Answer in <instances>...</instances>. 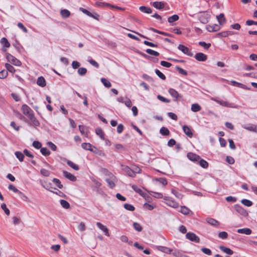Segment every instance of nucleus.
I'll list each match as a JSON object with an SVG mask.
<instances>
[{
    "label": "nucleus",
    "instance_id": "nucleus-2",
    "mask_svg": "<svg viewBox=\"0 0 257 257\" xmlns=\"http://www.w3.org/2000/svg\"><path fill=\"white\" fill-rule=\"evenodd\" d=\"M6 57L8 61L12 64L17 66H20L22 65L21 62L11 54L7 53Z\"/></svg>",
    "mask_w": 257,
    "mask_h": 257
},
{
    "label": "nucleus",
    "instance_id": "nucleus-63",
    "mask_svg": "<svg viewBox=\"0 0 257 257\" xmlns=\"http://www.w3.org/2000/svg\"><path fill=\"white\" fill-rule=\"evenodd\" d=\"M133 226L135 229L138 231H141L143 229L142 227L140 225V224L137 222L134 223Z\"/></svg>",
    "mask_w": 257,
    "mask_h": 257
},
{
    "label": "nucleus",
    "instance_id": "nucleus-51",
    "mask_svg": "<svg viewBox=\"0 0 257 257\" xmlns=\"http://www.w3.org/2000/svg\"><path fill=\"white\" fill-rule=\"evenodd\" d=\"M155 180L159 182L164 186H165L167 184V181L165 178H156Z\"/></svg>",
    "mask_w": 257,
    "mask_h": 257
},
{
    "label": "nucleus",
    "instance_id": "nucleus-53",
    "mask_svg": "<svg viewBox=\"0 0 257 257\" xmlns=\"http://www.w3.org/2000/svg\"><path fill=\"white\" fill-rule=\"evenodd\" d=\"M40 173L43 176L45 177H48L50 175V171L45 169H42L40 170Z\"/></svg>",
    "mask_w": 257,
    "mask_h": 257
},
{
    "label": "nucleus",
    "instance_id": "nucleus-25",
    "mask_svg": "<svg viewBox=\"0 0 257 257\" xmlns=\"http://www.w3.org/2000/svg\"><path fill=\"white\" fill-rule=\"evenodd\" d=\"M209 16L207 14H204L200 16V21L203 24H206L208 22Z\"/></svg>",
    "mask_w": 257,
    "mask_h": 257
},
{
    "label": "nucleus",
    "instance_id": "nucleus-28",
    "mask_svg": "<svg viewBox=\"0 0 257 257\" xmlns=\"http://www.w3.org/2000/svg\"><path fill=\"white\" fill-rule=\"evenodd\" d=\"M160 133L163 136H169L170 135L169 130L166 127H162L160 130Z\"/></svg>",
    "mask_w": 257,
    "mask_h": 257
},
{
    "label": "nucleus",
    "instance_id": "nucleus-32",
    "mask_svg": "<svg viewBox=\"0 0 257 257\" xmlns=\"http://www.w3.org/2000/svg\"><path fill=\"white\" fill-rule=\"evenodd\" d=\"M233 32L231 31H224L221 33H219L217 34L218 36L223 37H226L228 36V35H233Z\"/></svg>",
    "mask_w": 257,
    "mask_h": 257
},
{
    "label": "nucleus",
    "instance_id": "nucleus-40",
    "mask_svg": "<svg viewBox=\"0 0 257 257\" xmlns=\"http://www.w3.org/2000/svg\"><path fill=\"white\" fill-rule=\"evenodd\" d=\"M179 20V16L177 15H174L168 19V21L169 23H171L175 21H176Z\"/></svg>",
    "mask_w": 257,
    "mask_h": 257
},
{
    "label": "nucleus",
    "instance_id": "nucleus-34",
    "mask_svg": "<svg viewBox=\"0 0 257 257\" xmlns=\"http://www.w3.org/2000/svg\"><path fill=\"white\" fill-rule=\"evenodd\" d=\"M243 127L248 131L256 132V126L253 124H249L248 125H243Z\"/></svg>",
    "mask_w": 257,
    "mask_h": 257
},
{
    "label": "nucleus",
    "instance_id": "nucleus-3",
    "mask_svg": "<svg viewBox=\"0 0 257 257\" xmlns=\"http://www.w3.org/2000/svg\"><path fill=\"white\" fill-rule=\"evenodd\" d=\"M156 207V204L149 196H146V209L152 210Z\"/></svg>",
    "mask_w": 257,
    "mask_h": 257
},
{
    "label": "nucleus",
    "instance_id": "nucleus-44",
    "mask_svg": "<svg viewBox=\"0 0 257 257\" xmlns=\"http://www.w3.org/2000/svg\"><path fill=\"white\" fill-rule=\"evenodd\" d=\"M40 152L42 155L45 156H49L50 154V152L46 148H42L40 150Z\"/></svg>",
    "mask_w": 257,
    "mask_h": 257
},
{
    "label": "nucleus",
    "instance_id": "nucleus-12",
    "mask_svg": "<svg viewBox=\"0 0 257 257\" xmlns=\"http://www.w3.org/2000/svg\"><path fill=\"white\" fill-rule=\"evenodd\" d=\"M220 29V27L217 24H214V25H213L212 26L207 25L206 26V29L209 32H210L217 31L219 30Z\"/></svg>",
    "mask_w": 257,
    "mask_h": 257
},
{
    "label": "nucleus",
    "instance_id": "nucleus-64",
    "mask_svg": "<svg viewBox=\"0 0 257 257\" xmlns=\"http://www.w3.org/2000/svg\"><path fill=\"white\" fill-rule=\"evenodd\" d=\"M201 250L204 253L206 254L210 255L212 254L211 250L209 248L203 247L201 248Z\"/></svg>",
    "mask_w": 257,
    "mask_h": 257
},
{
    "label": "nucleus",
    "instance_id": "nucleus-54",
    "mask_svg": "<svg viewBox=\"0 0 257 257\" xmlns=\"http://www.w3.org/2000/svg\"><path fill=\"white\" fill-rule=\"evenodd\" d=\"M156 74L161 79L164 80L166 79V76L163 74L158 69L155 70Z\"/></svg>",
    "mask_w": 257,
    "mask_h": 257
},
{
    "label": "nucleus",
    "instance_id": "nucleus-24",
    "mask_svg": "<svg viewBox=\"0 0 257 257\" xmlns=\"http://www.w3.org/2000/svg\"><path fill=\"white\" fill-rule=\"evenodd\" d=\"M157 248L159 250L168 254L171 253L172 251L170 248L165 246H159Z\"/></svg>",
    "mask_w": 257,
    "mask_h": 257
},
{
    "label": "nucleus",
    "instance_id": "nucleus-42",
    "mask_svg": "<svg viewBox=\"0 0 257 257\" xmlns=\"http://www.w3.org/2000/svg\"><path fill=\"white\" fill-rule=\"evenodd\" d=\"M200 165L203 168H207L208 166V163L203 159L200 158V160L198 161Z\"/></svg>",
    "mask_w": 257,
    "mask_h": 257
},
{
    "label": "nucleus",
    "instance_id": "nucleus-30",
    "mask_svg": "<svg viewBox=\"0 0 257 257\" xmlns=\"http://www.w3.org/2000/svg\"><path fill=\"white\" fill-rule=\"evenodd\" d=\"M124 170L129 176L133 177H135V172L133 169H132L128 167H126L124 168Z\"/></svg>",
    "mask_w": 257,
    "mask_h": 257
},
{
    "label": "nucleus",
    "instance_id": "nucleus-1",
    "mask_svg": "<svg viewBox=\"0 0 257 257\" xmlns=\"http://www.w3.org/2000/svg\"><path fill=\"white\" fill-rule=\"evenodd\" d=\"M211 99L223 106L230 107V108H237V106L236 105H235L233 103H229V102H228L226 101H224V100H218L214 97H211Z\"/></svg>",
    "mask_w": 257,
    "mask_h": 257
},
{
    "label": "nucleus",
    "instance_id": "nucleus-4",
    "mask_svg": "<svg viewBox=\"0 0 257 257\" xmlns=\"http://www.w3.org/2000/svg\"><path fill=\"white\" fill-rule=\"evenodd\" d=\"M22 110L23 113L28 118L32 117V115H34L33 111L27 104H23L22 106Z\"/></svg>",
    "mask_w": 257,
    "mask_h": 257
},
{
    "label": "nucleus",
    "instance_id": "nucleus-47",
    "mask_svg": "<svg viewBox=\"0 0 257 257\" xmlns=\"http://www.w3.org/2000/svg\"><path fill=\"white\" fill-rule=\"evenodd\" d=\"M124 208L126 210H128V211H131L135 210V207L133 205L130 204H127V203L124 204Z\"/></svg>",
    "mask_w": 257,
    "mask_h": 257
},
{
    "label": "nucleus",
    "instance_id": "nucleus-26",
    "mask_svg": "<svg viewBox=\"0 0 257 257\" xmlns=\"http://www.w3.org/2000/svg\"><path fill=\"white\" fill-rule=\"evenodd\" d=\"M191 109L193 112H197L201 109V107L198 103H194L192 104Z\"/></svg>",
    "mask_w": 257,
    "mask_h": 257
},
{
    "label": "nucleus",
    "instance_id": "nucleus-19",
    "mask_svg": "<svg viewBox=\"0 0 257 257\" xmlns=\"http://www.w3.org/2000/svg\"><path fill=\"white\" fill-rule=\"evenodd\" d=\"M237 232L239 233H243L246 235H249L251 233V230L248 228H244L238 229Z\"/></svg>",
    "mask_w": 257,
    "mask_h": 257
},
{
    "label": "nucleus",
    "instance_id": "nucleus-38",
    "mask_svg": "<svg viewBox=\"0 0 257 257\" xmlns=\"http://www.w3.org/2000/svg\"><path fill=\"white\" fill-rule=\"evenodd\" d=\"M95 132H96V134L98 136H99L101 139H102V140L104 139V133L101 128H97L95 130Z\"/></svg>",
    "mask_w": 257,
    "mask_h": 257
},
{
    "label": "nucleus",
    "instance_id": "nucleus-27",
    "mask_svg": "<svg viewBox=\"0 0 257 257\" xmlns=\"http://www.w3.org/2000/svg\"><path fill=\"white\" fill-rule=\"evenodd\" d=\"M67 164L68 166H69L70 167H71L75 170L77 171L79 169V167L77 165L75 164V163H74L73 162L70 160H68L67 161Z\"/></svg>",
    "mask_w": 257,
    "mask_h": 257
},
{
    "label": "nucleus",
    "instance_id": "nucleus-8",
    "mask_svg": "<svg viewBox=\"0 0 257 257\" xmlns=\"http://www.w3.org/2000/svg\"><path fill=\"white\" fill-rule=\"evenodd\" d=\"M178 49L181 51L184 54L187 55L189 56L192 57L193 55V53L190 52L189 49L183 45H179L178 46Z\"/></svg>",
    "mask_w": 257,
    "mask_h": 257
},
{
    "label": "nucleus",
    "instance_id": "nucleus-21",
    "mask_svg": "<svg viewBox=\"0 0 257 257\" xmlns=\"http://www.w3.org/2000/svg\"><path fill=\"white\" fill-rule=\"evenodd\" d=\"M235 209L238 212L240 213L241 215H243L244 216H246L248 214V213L246 211V210H244L242 207H241V206H240L239 205H236L235 206Z\"/></svg>",
    "mask_w": 257,
    "mask_h": 257
},
{
    "label": "nucleus",
    "instance_id": "nucleus-9",
    "mask_svg": "<svg viewBox=\"0 0 257 257\" xmlns=\"http://www.w3.org/2000/svg\"><path fill=\"white\" fill-rule=\"evenodd\" d=\"M187 157L190 160L194 162H198L200 159L199 156L191 152L187 154Z\"/></svg>",
    "mask_w": 257,
    "mask_h": 257
},
{
    "label": "nucleus",
    "instance_id": "nucleus-39",
    "mask_svg": "<svg viewBox=\"0 0 257 257\" xmlns=\"http://www.w3.org/2000/svg\"><path fill=\"white\" fill-rule=\"evenodd\" d=\"M5 67L7 68V70L12 73H14L16 71L14 67L9 63H6L5 64Z\"/></svg>",
    "mask_w": 257,
    "mask_h": 257
},
{
    "label": "nucleus",
    "instance_id": "nucleus-57",
    "mask_svg": "<svg viewBox=\"0 0 257 257\" xmlns=\"http://www.w3.org/2000/svg\"><path fill=\"white\" fill-rule=\"evenodd\" d=\"M176 69L178 70L179 73L184 75H187V72L186 70H184L183 69L181 68V67L179 66H176Z\"/></svg>",
    "mask_w": 257,
    "mask_h": 257
},
{
    "label": "nucleus",
    "instance_id": "nucleus-11",
    "mask_svg": "<svg viewBox=\"0 0 257 257\" xmlns=\"http://www.w3.org/2000/svg\"><path fill=\"white\" fill-rule=\"evenodd\" d=\"M195 59L198 61H205L207 59V56L202 53H197L195 56Z\"/></svg>",
    "mask_w": 257,
    "mask_h": 257
},
{
    "label": "nucleus",
    "instance_id": "nucleus-20",
    "mask_svg": "<svg viewBox=\"0 0 257 257\" xmlns=\"http://www.w3.org/2000/svg\"><path fill=\"white\" fill-rule=\"evenodd\" d=\"M165 3L164 2H155L153 3V6L157 9H162L165 7Z\"/></svg>",
    "mask_w": 257,
    "mask_h": 257
},
{
    "label": "nucleus",
    "instance_id": "nucleus-33",
    "mask_svg": "<svg viewBox=\"0 0 257 257\" xmlns=\"http://www.w3.org/2000/svg\"><path fill=\"white\" fill-rule=\"evenodd\" d=\"M15 154L20 162L23 161L24 155L21 152L17 151L15 153Z\"/></svg>",
    "mask_w": 257,
    "mask_h": 257
},
{
    "label": "nucleus",
    "instance_id": "nucleus-48",
    "mask_svg": "<svg viewBox=\"0 0 257 257\" xmlns=\"http://www.w3.org/2000/svg\"><path fill=\"white\" fill-rule=\"evenodd\" d=\"M241 202L243 205L247 207L251 206L252 204V202L247 199H242Z\"/></svg>",
    "mask_w": 257,
    "mask_h": 257
},
{
    "label": "nucleus",
    "instance_id": "nucleus-6",
    "mask_svg": "<svg viewBox=\"0 0 257 257\" xmlns=\"http://www.w3.org/2000/svg\"><path fill=\"white\" fill-rule=\"evenodd\" d=\"M164 199L166 201V203L169 206L175 208L179 207V204L173 200L171 198L168 196H165L164 197Z\"/></svg>",
    "mask_w": 257,
    "mask_h": 257
},
{
    "label": "nucleus",
    "instance_id": "nucleus-43",
    "mask_svg": "<svg viewBox=\"0 0 257 257\" xmlns=\"http://www.w3.org/2000/svg\"><path fill=\"white\" fill-rule=\"evenodd\" d=\"M180 212L185 215H188L190 213V210L186 206H181Z\"/></svg>",
    "mask_w": 257,
    "mask_h": 257
},
{
    "label": "nucleus",
    "instance_id": "nucleus-58",
    "mask_svg": "<svg viewBox=\"0 0 257 257\" xmlns=\"http://www.w3.org/2000/svg\"><path fill=\"white\" fill-rule=\"evenodd\" d=\"M8 188L13 191V192H15V193H18V194L20 193V192L21 191H20L15 186H14L12 184H10L9 185V187H8Z\"/></svg>",
    "mask_w": 257,
    "mask_h": 257
},
{
    "label": "nucleus",
    "instance_id": "nucleus-15",
    "mask_svg": "<svg viewBox=\"0 0 257 257\" xmlns=\"http://www.w3.org/2000/svg\"><path fill=\"white\" fill-rule=\"evenodd\" d=\"M216 19H217L218 23L220 25H222L226 23V19L224 17L223 14H220L217 16Z\"/></svg>",
    "mask_w": 257,
    "mask_h": 257
},
{
    "label": "nucleus",
    "instance_id": "nucleus-31",
    "mask_svg": "<svg viewBox=\"0 0 257 257\" xmlns=\"http://www.w3.org/2000/svg\"><path fill=\"white\" fill-rule=\"evenodd\" d=\"M96 5L97 6H98V7H101V8H103V7H113V6H112L108 3H104V2H96Z\"/></svg>",
    "mask_w": 257,
    "mask_h": 257
},
{
    "label": "nucleus",
    "instance_id": "nucleus-7",
    "mask_svg": "<svg viewBox=\"0 0 257 257\" xmlns=\"http://www.w3.org/2000/svg\"><path fill=\"white\" fill-rule=\"evenodd\" d=\"M186 237L189 240L196 242H199L200 238L194 233L188 232L186 234Z\"/></svg>",
    "mask_w": 257,
    "mask_h": 257
},
{
    "label": "nucleus",
    "instance_id": "nucleus-5",
    "mask_svg": "<svg viewBox=\"0 0 257 257\" xmlns=\"http://www.w3.org/2000/svg\"><path fill=\"white\" fill-rule=\"evenodd\" d=\"M81 147L86 150L90 151L92 152L97 154L98 149L90 143H83L81 144Z\"/></svg>",
    "mask_w": 257,
    "mask_h": 257
},
{
    "label": "nucleus",
    "instance_id": "nucleus-29",
    "mask_svg": "<svg viewBox=\"0 0 257 257\" xmlns=\"http://www.w3.org/2000/svg\"><path fill=\"white\" fill-rule=\"evenodd\" d=\"M61 205L65 209H68L70 208V204L69 202L65 200L61 199L60 201Z\"/></svg>",
    "mask_w": 257,
    "mask_h": 257
},
{
    "label": "nucleus",
    "instance_id": "nucleus-61",
    "mask_svg": "<svg viewBox=\"0 0 257 257\" xmlns=\"http://www.w3.org/2000/svg\"><path fill=\"white\" fill-rule=\"evenodd\" d=\"M1 208L4 210V211L5 212V213L7 215H10V210H9V209L8 208H7L6 204H5V203L2 204L1 205Z\"/></svg>",
    "mask_w": 257,
    "mask_h": 257
},
{
    "label": "nucleus",
    "instance_id": "nucleus-13",
    "mask_svg": "<svg viewBox=\"0 0 257 257\" xmlns=\"http://www.w3.org/2000/svg\"><path fill=\"white\" fill-rule=\"evenodd\" d=\"M63 175L67 179H69L72 181H75L76 180V178L75 176L72 175L69 172H68L66 171H63Z\"/></svg>",
    "mask_w": 257,
    "mask_h": 257
},
{
    "label": "nucleus",
    "instance_id": "nucleus-35",
    "mask_svg": "<svg viewBox=\"0 0 257 257\" xmlns=\"http://www.w3.org/2000/svg\"><path fill=\"white\" fill-rule=\"evenodd\" d=\"M61 15L62 17L66 18L70 16V13L68 10L64 9L61 11Z\"/></svg>",
    "mask_w": 257,
    "mask_h": 257
},
{
    "label": "nucleus",
    "instance_id": "nucleus-50",
    "mask_svg": "<svg viewBox=\"0 0 257 257\" xmlns=\"http://www.w3.org/2000/svg\"><path fill=\"white\" fill-rule=\"evenodd\" d=\"M103 173L105 176L108 177L107 178H114V176L106 169H103Z\"/></svg>",
    "mask_w": 257,
    "mask_h": 257
},
{
    "label": "nucleus",
    "instance_id": "nucleus-49",
    "mask_svg": "<svg viewBox=\"0 0 257 257\" xmlns=\"http://www.w3.org/2000/svg\"><path fill=\"white\" fill-rule=\"evenodd\" d=\"M218 236L221 239H224L227 238L228 234L225 231H221L219 232Z\"/></svg>",
    "mask_w": 257,
    "mask_h": 257
},
{
    "label": "nucleus",
    "instance_id": "nucleus-55",
    "mask_svg": "<svg viewBox=\"0 0 257 257\" xmlns=\"http://www.w3.org/2000/svg\"><path fill=\"white\" fill-rule=\"evenodd\" d=\"M87 72V69L85 68L81 67L78 69V73L80 75H84Z\"/></svg>",
    "mask_w": 257,
    "mask_h": 257
},
{
    "label": "nucleus",
    "instance_id": "nucleus-46",
    "mask_svg": "<svg viewBox=\"0 0 257 257\" xmlns=\"http://www.w3.org/2000/svg\"><path fill=\"white\" fill-rule=\"evenodd\" d=\"M29 118L31 120L33 125L35 126H38L39 125V122L38 120L35 117L34 115H33L32 117H30Z\"/></svg>",
    "mask_w": 257,
    "mask_h": 257
},
{
    "label": "nucleus",
    "instance_id": "nucleus-18",
    "mask_svg": "<svg viewBox=\"0 0 257 257\" xmlns=\"http://www.w3.org/2000/svg\"><path fill=\"white\" fill-rule=\"evenodd\" d=\"M37 84L41 87H45L46 85L45 78L42 76L38 77L37 81Z\"/></svg>",
    "mask_w": 257,
    "mask_h": 257
},
{
    "label": "nucleus",
    "instance_id": "nucleus-52",
    "mask_svg": "<svg viewBox=\"0 0 257 257\" xmlns=\"http://www.w3.org/2000/svg\"><path fill=\"white\" fill-rule=\"evenodd\" d=\"M1 42L3 44L6 48H8L10 46V44L8 42V40L5 38H3L1 39Z\"/></svg>",
    "mask_w": 257,
    "mask_h": 257
},
{
    "label": "nucleus",
    "instance_id": "nucleus-14",
    "mask_svg": "<svg viewBox=\"0 0 257 257\" xmlns=\"http://www.w3.org/2000/svg\"><path fill=\"white\" fill-rule=\"evenodd\" d=\"M183 130L184 133L189 138H192L193 133L191 129L187 125H184L183 126Z\"/></svg>",
    "mask_w": 257,
    "mask_h": 257
},
{
    "label": "nucleus",
    "instance_id": "nucleus-10",
    "mask_svg": "<svg viewBox=\"0 0 257 257\" xmlns=\"http://www.w3.org/2000/svg\"><path fill=\"white\" fill-rule=\"evenodd\" d=\"M96 225L100 230H101L104 233L106 236H109L108 229L105 226H104L99 222L96 223Z\"/></svg>",
    "mask_w": 257,
    "mask_h": 257
},
{
    "label": "nucleus",
    "instance_id": "nucleus-62",
    "mask_svg": "<svg viewBox=\"0 0 257 257\" xmlns=\"http://www.w3.org/2000/svg\"><path fill=\"white\" fill-rule=\"evenodd\" d=\"M8 76V71L5 70H2L0 72V78H5Z\"/></svg>",
    "mask_w": 257,
    "mask_h": 257
},
{
    "label": "nucleus",
    "instance_id": "nucleus-23",
    "mask_svg": "<svg viewBox=\"0 0 257 257\" xmlns=\"http://www.w3.org/2000/svg\"><path fill=\"white\" fill-rule=\"evenodd\" d=\"M106 181L108 183L109 186L111 188H113L115 186V183L114 181L115 180V177H114V178H107L106 179Z\"/></svg>",
    "mask_w": 257,
    "mask_h": 257
},
{
    "label": "nucleus",
    "instance_id": "nucleus-60",
    "mask_svg": "<svg viewBox=\"0 0 257 257\" xmlns=\"http://www.w3.org/2000/svg\"><path fill=\"white\" fill-rule=\"evenodd\" d=\"M53 182L57 186V187L59 188H62L63 186L61 184L60 181L57 179V178H54L53 180Z\"/></svg>",
    "mask_w": 257,
    "mask_h": 257
},
{
    "label": "nucleus",
    "instance_id": "nucleus-17",
    "mask_svg": "<svg viewBox=\"0 0 257 257\" xmlns=\"http://www.w3.org/2000/svg\"><path fill=\"white\" fill-rule=\"evenodd\" d=\"M206 221L208 223H209V224H210L212 226H218L219 225V222L217 220H216L212 218H207Z\"/></svg>",
    "mask_w": 257,
    "mask_h": 257
},
{
    "label": "nucleus",
    "instance_id": "nucleus-56",
    "mask_svg": "<svg viewBox=\"0 0 257 257\" xmlns=\"http://www.w3.org/2000/svg\"><path fill=\"white\" fill-rule=\"evenodd\" d=\"M199 45L204 47L205 49H208L211 46V44L210 43H206L205 42H199Z\"/></svg>",
    "mask_w": 257,
    "mask_h": 257
},
{
    "label": "nucleus",
    "instance_id": "nucleus-41",
    "mask_svg": "<svg viewBox=\"0 0 257 257\" xmlns=\"http://www.w3.org/2000/svg\"><path fill=\"white\" fill-rule=\"evenodd\" d=\"M146 52L151 55H153L155 56H159L160 54L159 52L154 51L151 49H148L146 50Z\"/></svg>",
    "mask_w": 257,
    "mask_h": 257
},
{
    "label": "nucleus",
    "instance_id": "nucleus-45",
    "mask_svg": "<svg viewBox=\"0 0 257 257\" xmlns=\"http://www.w3.org/2000/svg\"><path fill=\"white\" fill-rule=\"evenodd\" d=\"M132 188L136 192L139 193L142 196H143V197L144 196L143 191L140 188H139L137 186L134 185L132 186Z\"/></svg>",
    "mask_w": 257,
    "mask_h": 257
},
{
    "label": "nucleus",
    "instance_id": "nucleus-16",
    "mask_svg": "<svg viewBox=\"0 0 257 257\" xmlns=\"http://www.w3.org/2000/svg\"><path fill=\"white\" fill-rule=\"evenodd\" d=\"M169 92L170 94V95L175 98L176 99H178L179 97H181V96L178 93V92L175 89L173 88H170L169 89Z\"/></svg>",
    "mask_w": 257,
    "mask_h": 257
},
{
    "label": "nucleus",
    "instance_id": "nucleus-37",
    "mask_svg": "<svg viewBox=\"0 0 257 257\" xmlns=\"http://www.w3.org/2000/svg\"><path fill=\"white\" fill-rule=\"evenodd\" d=\"M101 81L103 83L104 86L107 88H109L111 87L110 82L106 78H101Z\"/></svg>",
    "mask_w": 257,
    "mask_h": 257
},
{
    "label": "nucleus",
    "instance_id": "nucleus-36",
    "mask_svg": "<svg viewBox=\"0 0 257 257\" xmlns=\"http://www.w3.org/2000/svg\"><path fill=\"white\" fill-rule=\"evenodd\" d=\"M79 10H80V11H81L82 13H83L84 14H86L88 16L92 17V18H94L95 19H97V18H96L95 16H94L90 12H89L87 10H86V9H85L84 8H80Z\"/></svg>",
    "mask_w": 257,
    "mask_h": 257
},
{
    "label": "nucleus",
    "instance_id": "nucleus-59",
    "mask_svg": "<svg viewBox=\"0 0 257 257\" xmlns=\"http://www.w3.org/2000/svg\"><path fill=\"white\" fill-rule=\"evenodd\" d=\"M78 228L80 231H84L85 230L86 226L85 223L83 222H80L78 226Z\"/></svg>",
    "mask_w": 257,
    "mask_h": 257
},
{
    "label": "nucleus",
    "instance_id": "nucleus-22",
    "mask_svg": "<svg viewBox=\"0 0 257 257\" xmlns=\"http://www.w3.org/2000/svg\"><path fill=\"white\" fill-rule=\"evenodd\" d=\"M219 248L221 250L228 254H232L233 251L231 250L229 248L226 247L224 246L221 245L219 246Z\"/></svg>",
    "mask_w": 257,
    "mask_h": 257
}]
</instances>
